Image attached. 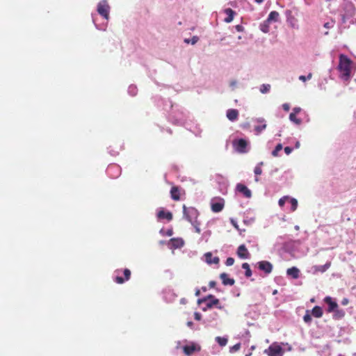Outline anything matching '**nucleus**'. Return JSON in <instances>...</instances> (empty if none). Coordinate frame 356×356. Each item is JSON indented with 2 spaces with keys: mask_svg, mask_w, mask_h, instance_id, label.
I'll list each match as a JSON object with an SVG mask.
<instances>
[{
  "mask_svg": "<svg viewBox=\"0 0 356 356\" xmlns=\"http://www.w3.org/2000/svg\"><path fill=\"white\" fill-rule=\"evenodd\" d=\"M352 60L345 55H340L338 70L341 72V77L344 81L349 80L351 73Z\"/></svg>",
  "mask_w": 356,
  "mask_h": 356,
  "instance_id": "f257e3e1",
  "label": "nucleus"
},
{
  "mask_svg": "<svg viewBox=\"0 0 356 356\" xmlns=\"http://www.w3.org/2000/svg\"><path fill=\"white\" fill-rule=\"evenodd\" d=\"M183 213L184 218L191 223L196 220L199 215V212L195 208L186 207V205L183 206Z\"/></svg>",
  "mask_w": 356,
  "mask_h": 356,
  "instance_id": "f03ea898",
  "label": "nucleus"
},
{
  "mask_svg": "<svg viewBox=\"0 0 356 356\" xmlns=\"http://www.w3.org/2000/svg\"><path fill=\"white\" fill-rule=\"evenodd\" d=\"M284 353V349L277 343H272L268 349L264 350V353L268 356H283Z\"/></svg>",
  "mask_w": 356,
  "mask_h": 356,
  "instance_id": "7ed1b4c3",
  "label": "nucleus"
},
{
  "mask_svg": "<svg viewBox=\"0 0 356 356\" xmlns=\"http://www.w3.org/2000/svg\"><path fill=\"white\" fill-rule=\"evenodd\" d=\"M109 10L110 6L108 4L106 0H102L99 2L97 5V12L106 19H108L109 17Z\"/></svg>",
  "mask_w": 356,
  "mask_h": 356,
  "instance_id": "20e7f679",
  "label": "nucleus"
},
{
  "mask_svg": "<svg viewBox=\"0 0 356 356\" xmlns=\"http://www.w3.org/2000/svg\"><path fill=\"white\" fill-rule=\"evenodd\" d=\"M207 302V308L211 309L214 306H216L218 309H222V307L219 306L220 301L218 298H216L213 295H209L207 297L199 300V302Z\"/></svg>",
  "mask_w": 356,
  "mask_h": 356,
  "instance_id": "39448f33",
  "label": "nucleus"
},
{
  "mask_svg": "<svg viewBox=\"0 0 356 356\" xmlns=\"http://www.w3.org/2000/svg\"><path fill=\"white\" fill-rule=\"evenodd\" d=\"M233 146L235 150L239 153L247 152L248 142L243 138L235 140L233 141Z\"/></svg>",
  "mask_w": 356,
  "mask_h": 356,
  "instance_id": "423d86ee",
  "label": "nucleus"
},
{
  "mask_svg": "<svg viewBox=\"0 0 356 356\" xmlns=\"http://www.w3.org/2000/svg\"><path fill=\"white\" fill-rule=\"evenodd\" d=\"M258 268L266 274H269L273 270V265L268 261H261L257 263Z\"/></svg>",
  "mask_w": 356,
  "mask_h": 356,
  "instance_id": "0eeeda50",
  "label": "nucleus"
},
{
  "mask_svg": "<svg viewBox=\"0 0 356 356\" xmlns=\"http://www.w3.org/2000/svg\"><path fill=\"white\" fill-rule=\"evenodd\" d=\"M237 255L241 259H249L250 257V254L248 252L245 245H241L238 246L237 249Z\"/></svg>",
  "mask_w": 356,
  "mask_h": 356,
  "instance_id": "6e6552de",
  "label": "nucleus"
},
{
  "mask_svg": "<svg viewBox=\"0 0 356 356\" xmlns=\"http://www.w3.org/2000/svg\"><path fill=\"white\" fill-rule=\"evenodd\" d=\"M123 274H124V277H122L120 276H116L115 277V282L118 284H123L126 281H128L130 277H131V271L128 268H125L124 270H123Z\"/></svg>",
  "mask_w": 356,
  "mask_h": 356,
  "instance_id": "1a4fd4ad",
  "label": "nucleus"
},
{
  "mask_svg": "<svg viewBox=\"0 0 356 356\" xmlns=\"http://www.w3.org/2000/svg\"><path fill=\"white\" fill-rule=\"evenodd\" d=\"M200 350V348L194 343L189 346H184L183 347L184 353L188 356L193 355L196 351H199Z\"/></svg>",
  "mask_w": 356,
  "mask_h": 356,
  "instance_id": "9d476101",
  "label": "nucleus"
},
{
  "mask_svg": "<svg viewBox=\"0 0 356 356\" xmlns=\"http://www.w3.org/2000/svg\"><path fill=\"white\" fill-rule=\"evenodd\" d=\"M156 216L159 220L166 219L168 221L172 220V213L170 211H166L163 209L158 211Z\"/></svg>",
  "mask_w": 356,
  "mask_h": 356,
  "instance_id": "9b49d317",
  "label": "nucleus"
},
{
  "mask_svg": "<svg viewBox=\"0 0 356 356\" xmlns=\"http://www.w3.org/2000/svg\"><path fill=\"white\" fill-rule=\"evenodd\" d=\"M324 302L328 305L327 312H332L338 307L337 303L330 296L325 297Z\"/></svg>",
  "mask_w": 356,
  "mask_h": 356,
  "instance_id": "f8f14e48",
  "label": "nucleus"
},
{
  "mask_svg": "<svg viewBox=\"0 0 356 356\" xmlns=\"http://www.w3.org/2000/svg\"><path fill=\"white\" fill-rule=\"evenodd\" d=\"M205 261L208 264H218L220 259L218 257H213L211 252L204 254Z\"/></svg>",
  "mask_w": 356,
  "mask_h": 356,
  "instance_id": "ddd939ff",
  "label": "nucleus"
},
{
  "mask_svg": "<svg viewBox=\"0 0 356 356\" xmlns=\"http://www.w3.org/2000/svg\"><path fill=\"white\" fill-rule=\"evenodd\" d=\"M220 278L224 285L232 286L235 283V280L233 278L228 277V275L225 273H222L220 275Z\"/></svg>",
  "mask_w": 356,
  "mask_h": 356,
  "instance_id": "4468645a",
  "label": "nucleus"
},
{
  "mask_svg": "<svg viewBox=\"0 0 356 356\" xmlns=\"http://www.w3.org/2000/svg\"><path fill=\"white\" fill-rule=\"evenodd\" d=\"M181 189L179 187L174 186L170 189V195L172 200L178 201L180 200Z\"/></svg>",
  "mask_w": 356,
  "mask_h": 356,
  "instance_id": "2eb2a0df",
  "label": "nucleus"
},
{
  "mask_svg": "<svg viewBox=\"0 0 356 356\" xmlns=\"http://www.w3.org/2000/svg\"><path fill=\"white\" fill-rule=\"evenodd\" d=\"M257 122L259 124L254 127V130L257 134H260L263 130L266 128V121L264 118H259Z\"/></svg>",
  "mask_w": 356,
  "mask_h": 356,
  "instance_id": "dca6fc26",
  "label": "nucleus"
},
{
  "mask_svg": "<svg viewBox=\"0 0 356 356\" xmlns=\"http://www.w3.org/2000/svg\"><path fill=\"white\" fill-rule=\"evenodd\" d=\"M236 189L238 192L243 193L245 197H251V191L245 185H243L242 184H238L236 186Z\"/></svg>",
  "mask_w": 356,
  "mask_h": 356,
  "instance_id": "f3484780",
  "label": "nucleus"
},
{
  "mask_svg": "<svg viewBox=\"0 0 356 356\" xmlns=\"http://www.w3.org/2000/svg\"><path fill=\"white\" fill-rule=\"evenodd\" d=\"M286 274L293 279H298L300 277V270L296 267H291L287 269Z\"/></svg>",
  "mask_w": 356,
  "mask_h": 356,
  "instance_id": "a211bd4d",
  "label": "nucleus"
},
{
  "mask_svg": "<svg viewBox=\"0 0 356 356\" xmlns=\"http://www.w3.org/2000/svg\"><path fill=\"white\" fill-rule=\"evenodd\" d=\"M238 117V111L236 109H229L227 111V118L231 120L234 121Z\"/></svg>",
  "mask_w": 356,
  "mask_h": 356,
  "instance_id": "6ab92c4d",
  "label": "nucleus"
},
{
  "mask_svg": "<svg viewBox=\"0 0 356 356\" xmlns=\"http://www.w3.org/2000/svg\"><path fill=\"white\" fill-rule=\"evenodd\" d=\"M225 13L227 15V17L225 18L224 21L226 23H230L232 22L235 12L232 8H226L225 10Z\"/></svg>",
  "mask_w": 356,
  "mask_h": 356,
  "instance_id": "aec40b11",
  "label": "nucleus"
},
{
  "mask_svg": "<svg viewBox=\"0 0 356 356\" xmlns=\"http://www.w3.org/2000/svg\"><path fill=\"white\" fill-rule=\"evenodd\" d=\"M223 207L224 203L221 201L211 203V210L215 213L221 211Z\"/></svg>",
  "mask_w": 356,
  "mask_h": 356,
  "instance_id": "412c9836",
  "label": "nucleus"
},
{
  "mask_svg": "<svg viewBox=\"0 0 356 356\" xmlns=\"http://www.w3.org/2000/svg\"><path fill=\"white\" fill-rule=\"evenodd\" d=\"M170 242L172 243V247L175 248H181L184 244V242L182 238H173L170 239Z\"/></svg>",
  "mask_w": 356,
  "mask_h": 356,
  "instance_id": "4be33fe9",
  "label": "nucleus"
},
{
  "mask_svg": "<svg viewBox=\"0 0 356 356\" xmlns=\"http://www.w3.org/2000/svg\"><path fill=\"white\" fill-rule=\"evenodd\" d=\"M330 266H331V262L330 261H327L325 264H324L323 266H315L314 268L315 272L324 273Z\"/></svg>",
  "mask_w": 356,
  "mask_h": 356,
  "instance_id": "5701e85b",
  "label": "nucleus"
},
{
  "mask_svg": "<svg viewBox=\"0 0 356 356\" xmlns=\"http://www.w3.org/2000/svg\"><path fill=\"white\" fill-rule=\"evenodd\" d=\"M322 308L319 306H315L312 310V314L316 318H321L323 316Z\"/></svg>",
  "mask_w": 356,
  "mask_h": 356,
  "instance_id": "b1692460",
  "label": "nucleus"
},
{
  "mask_svg": "<svg viewBox=\"0 0 356 356\" xmlns=\"http://www.w3.org/2000/svg\"><path fill=\"white\" fill-rule=\"evenodd\" d=\"M279 13L277 11H271L267 18V22H277L279 18Z\"/></svg>",
  "mask_w": 356,
  "mask_h": 356,
  "instance_id": "393cba45",
  "label": "nucleus"
},
{
  "mask_svg": "<svg viewBox=\"0 0 356 356\" xmlns=\"http://www.w3.org/2000/svg\"><path fill=\"white\" fill-rule=\"evenodd\" d=\"M242 268H243L245 270V275L247 277H251V275H252V270H251V269L250 268V265L248 263H243L242 264Z\"/></svg>",
  "mask_w": 356,
  "mask_h": 356,
  "instance_id": "a878e982",
  "label": "nucleus"
},
{
  "mask_svg": "<svg viewBox=\"0 0 356 356\" xmlns=\"http://www.w3.org/2000/svg\"><path fill=\"white\" fill-rule=\"evenodd\" d=\"M216 341L220 346H225L227 343V339L225 337H216Z\"/></svg>",
  "mask_w": 356,
  "mask_h": 356,
  "instance_id": "bb28decb",
  "label": "nucleus"
},
{
  "mask_svg": "<svg viewBox=\"0 0 356 356\" xmlns=\"http://www.w3.org/2000/svg\"><path fill=\"white\" fill-rule=\"evenodd\" d=\"M270 22H267V19L264 21L261 25H260V29L264 33H268L269 31V26L268 24Z\"/></svg>",
  "mask_w": 356,
  "mask_h": 356,
  "instance_id": "cd10ccee",
  "label": "nucleus"
},
{
  "mask_svg": "<svg viewBox=\"0 0 356 356\" xmlns=\"http://www.w3.org/2000/svg\"><path fill=\"white\" fill-rule=\"evenodd\" d=\"M289 120L296 124H300L302 122V120L300 118H298L294 113H290Z\"/></svg>",
  "mask_w": 356,
  "mask_h": 356,
  "instance_id": "c85d7f7f",
  "label": "nucleus"
},
{
  "mask_svg": "<svg viewBox=\"0 0 356 356\" xmlns=\"http://www.w3.org/2000/svg\"><path fill=\"white\" fill-rule=\"evenodd\" d=\"M270 90V84H262L260 86V92L263 94L267 93Z\"/></svg>",
  "mask_w": 356,
  "mask_h": 356,
  "instance_id": "c756f323",
  "label": "nucleus"
},
{
  "mask_svg": "<svg viewBox=\"0 0 356 356\" xmlns=\"http://www.w3.org/2000/svg\"><path fill=\"white\" fill-rule=\"evenodd\" d=\"M289 202L291 204V211H294L298 207V201L295 198H289Z\"/></svg>",
  "mask_w": 356,
  "mask_h": 356,
  "instance_id": "7c9ffc66",
  "label": "nucleus"
},
{
  "mask_svg": "<svg viewBox=\"0 0 356 356\" xmlns=\"http://www.w3.org/2000/svg\"><path fill=\"white\" fill-rule=\"evenodd\" d=\"M282 149V144H277L275 148V149L272 152V155L273 156H278V153L280 151H281Z\"/></svg>",
  "mask_w": 356,
  "mask_h": 356,
  "instance_id": "2f4dec72",
  "label": "nucleus"
},
{
  "mask_svg": "<svg viewBox=\"0 0 356 356\" xmlns=\"http://www.w3.org/2000/svg\"><path fill=\"white\" fill-rule=\"evenodd\" d=\"M303 320L306 323H310L312 321V317L309 311L306 312V314L303 316Z\"/></svg>",
  "mask_w": 356,
  "mask_h": 356,
  "instance_id": "473e14b6",
  "label": "nucleus"
},
{
  "mask_svg": "<svg viewBox=\"0 0 356 356\" xmlns=\"http://www.w3.org/2000/svg\"><path fill=\"white\" fill-rule=\"evenodd\" d=\"M286 200H289V197L288 196H284L282 198H280L278 202L280 207H284Z\"/></svg>",
  "mask_w": 356,
  "mask_h": 356,
  "instance_id": "72a5a7b5",
  "label": "nucleus"
},
{
  "mask_svg": "<svg viewBox=\"0 0 356 356\" xmlns=\"http://www.w3.org/2000/svg\"><path fill=\"white\" fill-rule=\"evenodd\" d=\"M240 348H241V343H238L234 345L233 346L230 347L229 351L231 353H234V352L239 350Z\"/></svg>",
  "mask_w": 356,
  "mask_h": 356,
  "instance_id": "f704fd0d",
  "label": "nucleus"
},
{
  "mask_svg": "<svg viewBox=\"0 0 356 356\" xmlns=\"http://www.w3.org/2000/svg\"><path fill=\"white\" fill-rule=\"evenodd\" d=\"M312 77V73H309V74L305 76L304 75H301L299 76V79L303 82L306 81L307 80H309L311 79Z\"/></svg>",
  "mask_w": 356,
  "mask_h": 356,
  "instance_id": "c9c22d12",
  "label": "nucleus"
},
{
  "mask_svg": "<svg viewBox=\"0 0 356 356\" xmlns=\"http://www.w3.org/2000/svg\"><path fill=\"white\" fill-rule=\"evenodd\" d=\"M192 225L194 226L195 232L197 233L200 234L201 232V230L199 227L200 223L197 222L196 220H195L193 222Z\"/></svg>",
  "mask_w": 356,
  "mask_h": 356,
  "instance_id": "e433bc0d",
  "label": "nucleus"
},
{
  "mask_svg": "<svg viewBox=\"0 0 356 356\" xmlns=\"http://www.w3.org/2000/svg\"><path fill=\"white\" fill-rule=\"evenodd\" d=\"M234 263V259L232 257H228L225 261V264L228 266H232Z\"/></svg>",
  "mask_w": 356,
  "mask_h": 356,
  "instance_id": "4c0bfd02",
  "label": "nucleus"
},
{
  "mask_svg": "<svg viewBox=\"0 0 356 356\" xmlns=\"http://www.w3.org/2000/svg\"><path fill=\"white\" fill-rule=\"evenodd\" d=\"M254 172L256 175H260L262 173V169L260 166L257 165L255 167Z\"/></svg>",
  "mask_w": 356,
  "mask_h": 356,
  "instance_id": "58836bf2",
  "label": "nucleus"
},
{
  "mask_svg": "<svg viewBox=\"0 0 356 356\" xmlns=\"http://www.w3.org/2000/svg\"><path fill=\"white\" fill-rule=\"evenodd\" d=\"M334 22L332 21L331 22H326L324 24V27L327 29H329L332 27H333Z\"/></svg>",
  "mask_w": 356,
  "mask_h": 356,
  "instance_id": "ea45409f",
  "label": "nucleus"
},
{
  "mask_svg": "<svg viewBox=\"0 0 356 356\" xmlns=\"http://www.w3.org/2000/svg\"><path fill=\"white\" fill-rule=\"evenodd\" d=\"M301 111V108L300 107H295L293 109V112L291 113H294L295 115H297Z\"/></svg>",
  "mask_w": 356,
  "mask_h": 356,
  "instance_id": "a19ab883",
  "label": "nucleus"
},
{
  "mask_svg": "<svg viewBox=\"0 0 356 356\" xmlns=\"http://www.w3.org/2000/svg\"><path fill=\"white\" fill-rule=\"evenodd\" d=\"M282 108L285 111H289L290 109V106L289 104L285 103L282 104Z\"/></svg>",
  "mask_w": 356,
  "mask_h": 356,
  "instance_id": "79ce46f5",
  "label": "nucleus"
},
{
  "mask_svg": "<svg viewBox=\"0 0 356 356\" xmlns=\"http://www.w3.org/2000/svg\"><path fill=\"white\" fill-rule=\"evenodd\" d=\"M284 152H285V153H286L287 155H289V154H291V152H292V148H291V147H286L284 148Z\"/></svg>",
  "mask_w": 356,
  "mask_h": 356,
  "instance_id": "37998d69",
  "label": "nucleus"
},
{
  "mask_svg": "<svg viewBox=\"0 0 356 356\" xmlns=\"http://www.w3.org/2000/svg\"><path fill=\"white\" fill-rule=\"evenodd\" d=\"M194 316H195V319L197 320V321H200L201 319V314L198 312H195L194 314Z\"/></svg>",
  "mask_w": 356,
  "mask_h": 356,
  "instance_id": "c03bdc74",
  "label": "nucleus"
},
{
  "mask_svg": "<svg viewBox=\"0 0 356 356\" xmlns=\"http://www.w3.org/2000/svg\"><path fill=\"white\" fill-rule=\"evenodd\" d=\"M113 169H116V170H120V168L118 165H111L108 167V170H112Z\"/></svg>",
  "mask_w": 356,
  "mask_h": 356,
  "instance_id": "a18cd8bd",
  "label": "nucleus"
},
{
  "mask_svg": "<svg viewBox=\"0 0 356 356\" xmlns=\"http://www.w3.org/2000/svg\"><path fill=\"white\" fill-rule=\"evenodd\" d=\"M235 28L238 32H242L243 31V27L241 25H236Z\"/></svg>",
  "mask_w": 356,
  "mask_h": 356,
  "instance_id": "49530a36",
  "label": "nucleus"
},
{
  "mask_svg": "<svg viewBox=\"0 0 356 356\" xmlns=\"http://www.w3.org/2000/svg\"><path fill=\"white\" fill-rule=\"evenodd\" d=\"M216 285V282L215 281H210L209 283V286L210 288H214Z\"/></svg>",
  "mask_w": 356,
  "mask_h": 356,
  "instance_id": "de8ad7c7",
  "label": "nucleus"
},
{
  "mask_svg": "<svg viewBox=\"0 0 356 356\" xmlns=\"http://www.w3.org/2000/svg\"><path fill=\"white\" fill-rule=\"evenodd\" d=\"M198 41V38L197 36H194L191 40V43L193 44H195Z\"/></svg>",
  "mask_w": 356,
  "mask_h": 356,
  "instance_id": "09e8293b",
  "label": "nucleus"
},
{
  "mask_svg": "<svg viewBox=\"0 0 356 356\" xmlns=\"http://www.w3.org/2000/svg\"><path fill=\"white\" fill-rule=\"evenodd\" d=\"M173 234V231L172 229H168L167 232H166V235L170 236Z\"/></svg>",
  "mask_w": 356,
  "mask_h": 356,
  "instance_id": "8fccbe9b",
  "label": "nucleus"
},
{
  "mask_svg": "<svg viewBox=\"0 0 356 356\" xmlns=\"http://www.w3.org/2000/svg\"><path fill=\"white\" fill-rule=\"evenodd\" d=\"M348 302V299H346V298H344V299L342 300V304H343V305H346Z\"/></svg>",
  "mask_w": 356,
  "mask_h": 356,
  "instance_id": "3c124183",
  "label": "nucleus"
},
{
  "mask_svg": "<svg viewBox=\"0 0 356 356\" xmlns=\"http://www.w3.org/2000/svg\"><path fill=\"white\" fill-rule=\"evenodd\" d=\"M193 325V322H192V321H188V322L187 323V325H188V327H192V325Z\"/></svg>",
  "mask_w": 356,
  "mask_h": 356,
  "instance_id": "603ef678",
  "label": "nucleus"
},
{
  "mask_svg": "<svg viewBox=\"0 0 356 356\" xmlns=\"http://www.w3.org/2000/svg\"><path fill=\"white\" fill-rule=\"evenodd\" d=\"M200 290H199V289L196 290V291H195V296H200Z\"/></svg>",
  "mask_w": 356,
  "mask_h": 356,
  "instance_id": "864d4df0",
  "label": "nucleus"
},
{
  "mask_svg": "<svg viewBox=\"0 0 356 356\" xmlns=\"http://www.w3.org/2000/svg\"><path fill=\"white\" fill-rule=\"evenodd\" d=\"M264 0H254V1L257 3H261L263 2Z\"/></svg>",
  "mask_w": 356,
  "mask_h": 356,
  "instance_id": "5fc2aeb1",
  "label": "nucleus"
},
{
  "mask_svg": "<svg viewBox=\"0 0 356 356\" xmlns=\"http://www.w3.org/2000/svg\"><path fill=\"white\" fill-rule=\"evenodd\" d=\"M202 290H203L204 291H206V290H207L206 287H202Z\"/></svg>",
  "mask_w": 356,
  "mask_h": 356,
  "instance_id": "6e6d98bb",
  "label": "nucleus"
},
{
  "mask_svg": "<svg viewBox=\"0 0 356 356\" xmlns=\"http://www.w3.org/2000/svg\"><path fill=\"white\" fill-rule=\"evenodd\" d=\"M252 353H249V354H247L245 355V356H251Z\"/></svg>",
  "mask_w": 356,
  "mask_h": 356,
  "instance_id": "4d7b16f0",
  "label": "nucleus"
},
{
  "mask_svg": "<svg viewBox=\"0 0 356 356\" xmlns=\"http://www.w3.org/2000/svg\"><path fill=\"white\" fill-rule=\"evenodd\" d=\"M115 273H120V270H115Z\"/></svg>",
  "mask_w": 356,
  "mask_h": 356,
  "instance_id": "13d9d810",
  "label": "nucleus"
},
{
  "mask_svg": "<svg viewBox=\"0 0 356 356\" xmlns=\"http://www.w3.org/2000/svg\"><path fill=\"white\" fill-rule=\"evenodd\" d=\"M277 293V291L275 290L274 292H273V294H275Z\"/></svg>",
  "mask_w": 356,
  "mask_h": 356,
  "instance_id": "bf43d9fd",
  "label": "nucleus"
}]
</instances>
